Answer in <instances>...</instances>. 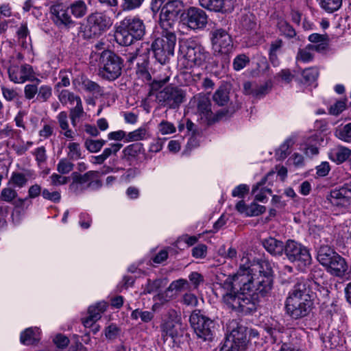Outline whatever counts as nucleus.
Listing matches in <instances>:
<instances>
[{
    "label": "nucleus",
    "instance_id": "nucleus-43",
    "mask_svg": "<svg viewBox=\"0 0 351 351\" xmlns=\"http://www.w3.org/2000/svg\"><path fill=\"white\" fill-rule=\"evenodd\" d=\"M106 308L107 304L105 302H99L88 308V315L93 317V319L95 318V319L99 320Z\"/></svg>",
    "mask_w": 351,
    "mask_h": 351
},
{
    "label": "nucleus",
    "instance_id": "nucleus-31",
    "mask_svg": "<svg viewBox=\"0 0 351 351\" xmlns=\"http://www.w3.org/2000/svg\"><path fill=\"white\" fill-rule=\"evenodd\" d=\"M72 15L77 18L84 17L88 12V5L84 0H76L72 2L69 8Z\"/></svg>",
    "mask_w": 351,
    "mask_h": 351
},
{
    "label": "nucleus",
    "instance_id": "nucleus-26",
    "mask_svg": "<svg viewBox=\"0 0 351 351\" xmlns=\"http://www.w3.org/2000/svg\"><path fill=\"white\" fill-rule=\"evenodd\" d=\"M263 246L269 253L275 256L282 255L285 248L282 241L272 237L265 239Z\"/></svg>",
    "mask_w": 351,
    "mask_h": 351
},
{
    "label": "nucleus",
    "instance_id": "nucleus-47",
    "mask_svg": "<svg viewBox=\"0 0 351 351\" xmlns=\"http://www.w3.org/2000/svg\"><path fill=\"white\" fill-rule=\"evenodd\" d=\"M291 138H287L276 150V156L279 160L285 159L289 154V149L293 145Z\"/></svg>",
    "mask_w": 351,
    "mask_h": 351
},
{
    "label": "nucleus",
    "instance_id": "nucleus-20",
    "mask_svg": "<svg viewBox=\"0 0 351 351\" xmlns=\"http://www.w3.org/2000/svg\"><path fill=\"white\" fill-rule=\"evenodd\" d=\"M170 317L161 325V330L164 338L170 337L172 339L179 335L181 328L180 318L174 311L169 313Z\"/></svg>",
    "mask_w": 351,
    "mask_h": 351
},
{
    "label": "nucleus",
    "instance_id": "nucleus-11",
    "mask_svg": "<svg viewBox=\"0 0 351 351\" xmlns=\"http://www.w3.org/2000/svg\"><path fill=\"white\" fill-rule=\"evenodd\" d=\"M285 253L287 258L300 269H304L311 263V256L308 250L301 244L289 240L285 245Z\"/></svg>",
    "mask_w": 351,
    "mask_h": 351
},
{
    "label": "nucleus",
    "instance_id": "nucleus-48",
    "mask_svg": "<svg viewBox=\"0 0 351 351\" xmlns=\"http://www.w3.org/2000/svg\"><path fill=\"white\" fill-rule=\"evenodd\" d=\"M67 157L70 160H76L82 158V150L78 143L71 142L68 144Z\"/></svg>",
    "mask_w": 351,
    "mask_h": 351
},
{
    "label": "nucleus",
    "instance_id": "nucleus-12",
    "mask_svg": "<svg viewBox=\"0 0 351 351\" xmlns=\"http://www.w3.org/2000/svg\"><path fill=\"white\" fill-rule=\"evenodd\" d=\"M210 38L215 53L227 56L233 50V40L224 29L216 28L210 33Z\"/></svg>",
    "mask_w": 351,
    "mask_h": 351
},
{
    "label": "nucleus",
    "instance_id": "nucleus-2",
    "mask_svg": "<svg viewBox=\"0 0 351 351\" xmlns=\"http://www.w3.org/2000/svg\"><path fill=\"white\" fill-rule=\"evenodd\" d=\"M312 305L307 282L299 279L287 298V313L293 319L302 318L310 313Z\"/></svg>",
    "mask_w": 351,
    "mask_h": 351
},
{
    "label": "nucleus",
    "instance_id": "nucleus-54",
    "mask_svg": "<svg viewBox=\"0 0 351 351\" xmlns=\"http://www.w3.org/2000/svg\"><path fill=\"white\" fill-rule=\"evenodd\" d=\"M0 88L1 90L3 97L7 101H14L15 99H16L19 97V93L13 88H9L4 85H1Z\"/></svg>",
    "mask_w": 351,
    "mask_h": 351
},
{
    "label": "nucleus",
    "instance_id": "nucleus-18",
    "mask_svg": "<svg viewBox=\"0 0 351 351\" xmlns=\"http://www.w3.org/2000/svg\"><path fill=\"white\" fill-rule=\"evenodd\" d=\"M53 23L60 28L70 29L75 26V22L72 19L67 10L63 9L60 5L51 7Z\"/></svg>",
    "mask_w": 351,
    "mask_h": 351
},
{
    "label": "nucleus",
    "instance_id": "nucleus-25",
    "mask_svg": "<svg viewBox=\"0 0 351 351\" xmlns=\"http://www.w3.org/2000/svg\"><path fill=\"white\" fill-rule=\"evenodd\" d=\"M143 151V145L141 143H135L126 146L122 151L121 159L131 162Z\"/></svg>",
    "mask_w": 351,
    "mask_h": 351
},
{
    "label": "nucleus",
    "instance_id": "nucleus-41",
    "mask_svg": "<svg viewBox=\"0 0 351 351\" xmlns=\"http://www.w3.org/2000/svg\"><path fill=\"white\" fill-rule=\"evenodd\" d=\"M27 183V178L25 175L19 172H13L9 180L8 184L14 187L21 189Z\"/></svg>",
    "mask_w": 351,
    "mask_h": 351
},
{
    "label": "nucleus",
    "instance_id": "nucleus-21",
    "mask_svg": "<svg viewBox=\"0 0 351 351\" xmlns=\"http://www.w3.org/2000/svg\"><path fill=\"white\" fill-rule=\"evenodd\" d=\"M275 176V172L271 171L269 172L265 177L262 178V180L255 184L252 190V193L254 195L255 200L264 202V201L267 199V195L271 194V189L268 187V186H265L267 182L270 184L271 178H273Z\"/></svg>",
    "mask_w": 351,
    "mask_h": 351
},
{
    "label": "nucleus",
    "instance_id": "nucleus-38",
    "mask_svg": "<svg viewBox=\"0 0 351 351\" xmlns=\"http://www.w3.org/2000/svg\"><path fill=\"white\" fill-rule=\"evenodd\" d=\"M98 175L96 171H88L84 174H80L78 172H73L71 174L72 180L75 182L79 183L82 186H86L90 180H93Z\"/></svg>",
    "mask_w": 351,
    "mask_h": 351
},
{
    "label": "nucleus",
    "instance_id": "nucleus-46",
    "mask_svg": "<svg viewBox=\"0 0 351 351\" xmlns=\"http://www.w3.org/2000/svg\"><path fill=\"white\" fill-rule=\"evenodd\" d=\"M277 27L280 32L288 38H293L296 35L295 29L284 19L278 20Z\"/></svg>",
    "mask_w": 351,
    "mask_h": 351
},
{
    "label": "nucleus",
    "instance_id": "nucleus-14",
    "mask_svg": "<svg viewBox=\"0 0 351 351\" xmlns=\"http://www.w3.org/2000/svg\"><path fill=\"white\" fill-rule=\"evenodd\" d=\"M8 73L9 80L14 84H21L36 79L32 66L27 63H12L8 69Z\"/></svg>",
    "mask_w": 351,
    "mask_h": 351
},
{
    "label": "nucleus",
    "instance_id": "nucleus-4",
    "mask_svg": "<svg viewBox=\"0 0 351 351\" xmlns=\"http://www.w3.org/2000/svg\"><path fill=\"white\" fill-rule=\"evenodd\" d=\"M160 28V36L152 42L151 49L156 60L164 64L174 53L177 37L174 28Z\"/></svg>",
    "mask_w": 351,
    "mask_h": 351
},
{
    "label": "nucleus",
    "instance_id": "nucleus-35",
    "mask_svg": "<svg viewBox=\"0 0 351 351\" xmlns=\"http://www.w3.org/2000/svg\"><path fill=\"white\" fill-rule=\"evenodd\" d=\"M325 347L333 349L342 344L343 340L339 337V331L334 330L328 332L323 337Z\"/></svg>",
    "mask_w": 351,
    "mask_h": 351
},
{
    "label": "nucleus",
    "instance_id": "nucleus-5",
    "mask_svg": "<svg viewBox=\"0 0 351 351\" xmlns=\"http://www.w3.org/2000/svg\"><path fill=\"white\" fill-rule=\"evenodd\" d=\"M112 22L108 16L102 12H95L86 19V23L81 24L78 35L84 40L97 38L108 30Z\"/></svg>",
    "mask_w": 351,
    "mask_h": 351
},
{
    "label": "nucleus",
    "instance_id": "nucleus-64",
    "mask_svg": "<svg viewBox=\"0 0 351 351\" xmlns=\"http://www.w3.org/2000/svg\"><path fill=\"white\" fill-rule=\"evenodd\" d=\"M346 107V100H339L337 101L333 105H332L329 108V113L332 115H339L341 112H342Z\"/></svg>",
    "mask_w": 351,
    "mask_h": 351
},
{
    "label": "nucleus",
    "instance_id": "nucleus-61",
    "mask_svg": "<svg viewBox=\"0 0 351 351\" xmlns=\"http://www.w3.org/2000/svg\"><path fill=\"white\" fill-rule=\"evenodd\" d=\"M247 210V213H246V217H254L263 213L266 209L265 206L253 202L248 206V208Z\"/></svg>",
    "mask_w": 351,
    "mask_h": 351
},
{
    "label": "nucleus",
    "instance_id": "nucleus-13",
    "mask_svg": "<svg viewBox=\"0 0 351 351\" xmlns=\"http://www.w3.org/2000/svg\"><path fill=\"white\" fill-rule=\"evenodd\" d=\"M185 97L184 92L177 86H168L156 95V100L160 106L170 109L178 108Z\"/></svg>",
    "mask_w": 351,
    "mask_h": 351
},
{
    "label": "nucleus",
    "instance_id": "nucleus-39",
    "mask_svg": "<svg viewBox=\"0 0 351 351\" xmlns=\"http://www.w3.org/2000/svg\"><path fill=\"white\" fill-rule=\"evenodd\" d=\"M84 111L83 108L82 101H78L75 104V106L71 108L69 110V117L71 121V124L73 127L77 125L78 120L83 117Z\"/></svg>",
    "mask_w": 351,
    "mask_h": 351
},
{
    "label": "nucleus",
    "instance_id": "nucleus-34",
    "mask_svg": "<svg viewBox=\"0 0 351 351\" xmlns=\"http://www.w3.org/2000/svg\"><path fill=\"white\" fill-rule=\"evenodd\" d=\"M82 88L85 91L89 92L93 95H101L103 90L101 86L95 82H93L88 78L82 77L81 81L79 82Z\"/></svg>",
    "mask_w": 351,
    "mask_h": 351
},
{
    "label": "nucleus",
    "instance_id": "nucleus-36",
    "mask_svg": "<svg viewBox=\"0 0 351 351\" xmlns=\"http://www.w3.org/2000/svg\"><path fill=\"white\" fill-rule=\"evenodd\" d=\"M200 238V234L198 236H190L189 234H183L178 238L175 242V246L179 249H184L194 245Z\"/></svg>",
    "mask_w": 351,
    "mask_h": 351
},
{
    "label": "nucleus",
    "instance_id": "nucleus-51",
    "mask_svg": "<svg viewBox=\"0 0 351 351\" xmlns=\"http://www.w3.org/2000/svg\"><path fill=\"white\" fill-rule=\"evenodd\" d=\"M272 83L271 81H267L263 84L257 86L252 91V95L256 97H262L267 95L271 89Z\"/></svg>",
    "mask_w": 351,
    "mask_h": 351
},
{
    "label": "nucleus",
    "instance_id": "nucleus-53",
    "mask_svg": "<svg viewBox=\"0 0 351 351\" xmlns=\"http://www.w3.org/2000/svg\"><path fill=\"white\" fill-rule=\"evenodd\" d=\"M173 296L174 295L173 293H171L169 288H167L165 291L158 292L156 295H155L153 298V300L156 302L163 304L172 300Z\"/></svg>",
    "mask_w": 351,
    "mask_h": 351
},
{
    "label": "nucleus",
    "instance_id": "nucleus-52",
    "mask_svg": "<svg viewBox=\"0 0 351 351\" xmlns=\"http://www.w3.org/2000/svg\"><path fill=\"white\" fill-rule=\"evenodd\" d=\"M69 158H61L57 165V171L60 174L70 173L74 167V164Z\"/></svg>",
    "mask_w": 351,
    "mask_h": 351
},
{
    "label": "nucleus",
    "instance_id": "nucleus-32",
    "mask_svg": "<svg viewBox=\"0 0 351 351\" xmlns=\"http://www.w3.org/2000/svg\"><path fill=\"white\" fill-rule=\"evenodd\" d=\"M351 156V149L344 146H337L331 152L330 158L337 163H342Z\"/></svg>",
    "mask_w": 351,
    "mask_h": 351
},
{
    "label": "nucleus",
    "instance_id": "nucleus-6",
    "mask_svg": "<svg viewBox=\"0 0 351 351\" xmlns=\"http://www.w3.org/2000/svg\"><path fill=\"white\" fill-rule=\"evenodd\" d=\"M123 66V59L113 51L105 50L101 53L99 71L102 78L109 81L115 80L121 76Z\"/></svg>",
    "mask_w": 351,
    "mask_h": 351
},
{
    "label": "nucleus",
    "instance_id": "nucleus-19",
    "mask_svg": "<svg viewBox=\"0 0 351 351\" xmlns=\"http://www.w3.org/2000/svg\"><path fill=\"white\" fill-rule=\"evenodd\" d=\"M199 5L209 11L231 13L234 10L232 0H199Z\"/></svg>",
    "mask_w": 351,
    "mask_h": 351
},
{
    "label": "nucleus",
    "instance_id": "nucleus-60",
    "mask_svg": "<svg viewBox=\"0 0 351 351\" xmlns=\"http://www.w3.org/2000/svg\"><path fill=\"white\" fill-rule=\"evenodd\" d=\"M158 128L162 135L171 134L176 131V127L172 123L165 120L158 124Z\"/></svg>",
    "mask_w": 351,
    "mask_h": 351
},
{
    "label": "nucleus",
    "instance_id": "nucleus-33",
    "mask_svg": "<svg viewBox=\"0 0 351 351\" xmlns=\"http://www.w3.org/2000/svg\"><path fill=\"white\" fill-rule=\"evenodd\" d=\"M58 98L60 102L64 106L67 104L74 105L77 104L78 101L82 100L80 96L67 89L60 91L58 95Z\"/></svg>",
    "mask_w": 351,
    "mask_h": 351
},
{
    "label": "nucleus",
    "instance_id": "nucleus-3",
    "mask_svg": "<svg viewBox=\"0 0 351 351\" xmlns=\"http://www.w3.org/2000/svg\"><path fill=\"white\" fill-rule=\"evenodd\" d=\"M145 34V25L138 16H128L116 27L115 39L121 45L128 46Z\"/></svg>",
    "mask_w": 351,
    "mask_h": 351
},
{
    "label": "nucleus",
    "instance_id": "nucleus-1",
    "mask_svg": "<svg viewBox=\"0 0 351 351\" xmlns=\"http://www.w3.org/2000/svg\"><path fill=\"white\" fill-rule=\"evenodd\" d=\"M239 267L232 278H227L224 286L227 290L222 293V301L228 308L237 313L247 314L256 311L258 305V295L264 296L272 288L273 280L270 271L264 276L260 275L254 285V279L251 273L248 260Z\"/></svg>",
    "mask_w": 351,
    "mask_h": 351
},
{
    "label": "nucleus",
    "instance_id": "nucleus-30",
    "mask_svg": "<svg viewBox=\"0 0 351 351\" xmlns=\"http://www.w3.org/2000/svg\"><path fill=\"white\" fill-rule=\"evenodd\" d=\"M167 278H157L154 280H148L147 283L143 286L142 294H151L158 291L160 289L167 285Z\"/></svg>",
    "mask_w": 351,
    "mask_h": 351
},
{
    "label": "nucleus",
    "instance_id": "nucleus-56",
    "mask_svg": "<svg viewBox=\"0 0 351 351\" xmlns=\"http://www.w3.org/2000/svg\"><path fill=\"white\" fill-rule=\"evenodd\" d=\"M17 197V192L11 187L3 188L1 191L0 198L2 201L11 202Z\"/></svg>",
    "mask_w": 351,
    "mask_h": 351
},
{
    "label": "nucleus",
    "instance_id": "nucleus-40",
    "mask_svg": "<svg viewBox=\"0 0 351 351\" xmlns=\"http://www.w3.org/2000/svg\"><path fill=\"white\" fill-rule=\"evenodd\" d=\"M214 101L219 106H224L229 101V92L224 86H220L213 96Z\"/></svg>",
    "mask_w": 351,
    "mask_h": 351
},
{
    "label": "nucleus",
    "instance_id": "nucleus-10",
    "mask_svg": "<svg viewBox=\"0 0 351 351\" xmlns=\"http://www.w3.org/2000/svg\"><path fill=\"white\" fill-rule=\"evenodd\" d=\"M184 3L182 0H168L159 14L160 27L174 28L180 16L184 14Z\"/></svg>",
    "mask_w": 351,
    "mask_h": 351
},
{
    "label": "nucleus",
    "instance_id": "nucleus-37",
    "mask_svg": "<svg viewBox=\"0 0 351 351\" xmlns=\"http://www.w3.org/2000/svg\"><path fill=\"white\" fill-rule=\"evenodd\" d=\"M38 329L27 328L21 335V342L24 345H32L38 341Z\"/></svg>",
    "mask_w": 351,
    "mask_h": 351
},
{
    "label": "nucleus",
    "instance_id": "nucleus-59",
    "mask_svg": "<svg viewBox=\"0 0 351 351\" xmlns=\"http://www.w3.org/2000/svg\"><path fill=\"white\" fill-rule=\"evenodd\" d=\"M52 95V89L48 85H42L38 88L37 98L42 102L47 101Z\"/></svg>",
    "mask_w": 351,
    "mask_h": 351
},
{
    "label": "nucleus",
    "instance_id": "nucleus-42",
    "mask_svg": "<svg viewBox=\"0 0 351 351\" xmlns=\"http://www.w3.org/2000/svg\"><path fill=\"white\" fill-rule=\"evenodd\" d=\"M106 143V141L104 139L87 138L84 142V146L89 152L97 153L101 149Z\"/></svg>",
    "mask_w": 351,
    "mask_h": 351
},
{
    "label": "nucleus",
    "instance_id": "nucleus-23",
    "mask_svg": "<svg viewBox=\"0 0 351 351\" xmlns=\"http://www.w3.org/2000/svg\"><path fill=\"white\" fill-rule=\"evenodd\" d=\"M17 40L19 45L27 52L32 50V39L29 36V31L26 23H22L17 27L16 32Z\"/></svg>",
    "mask_w": 351,
    "mask_h": 351
},
{
    "label": "nucleus",
    "instance_id": "nucleus-44",
    "mask_svg": "<svg viewBox=\"0 0 351 351\" xmlns=\"http://www.w3.org/2000/svg\"><path fill=\"white\" fill-rule=\"evenodd\" d=\"M335 136L346 143H351V123L338 128L335 130Z\"/></svg>",
    "mask_w": 351,
    "mask_h": 351
},
{
    "label": "nucleus",
    "instance_id": "nucleus-7",
    "mask_svg": "<svg viewBox=\"0 0 351 351\" xmlns=\"http://www.w3.org/2000/svg\"><path fill=\"white\" fill-rule=\"evenodd\" d=\"M180 51L187 61V66H201L206 63L210 54L197 40L189 38L180 45Z\"/></svg>",
    "mask_w": 351,
    "mask_h": 351
},
{
    "label": "nucleus",
    "instance_id": "nucleus-9",
    "mask_svg": "<svg viewBox=\"0 0 351 351\" xmlns=\"http://www.w3.org/2000/svg\"><path fill=\"white\" fill-rule=\"evenodd\" d=\"M189 321L197 338L203 341H211L213 339L215 332V323L200 311H193Z\"/></svg>",
    "mask_w": 351,
    "mask_h": 351
},
{
    "label": "nucleus",
    "instance_id": "nucleus-27",
    "mask_svg": "<svg viewBox=\"0 0 351 351\" xmlns=\"http://www.w3.org/2000/svg\"><path fill=\"white\" fill-rule=\"evenodd\" d=\"M337 254V253L328 245H322L317 250V259L325 267Z\"/></svg>",
    "mask_w": 351,
    "mask_h": 351
},
{
    "label": "nucleus",
    "instance_id": "nucleus-28",
    "mask_svg": "<svg viewBox=\"0 0 351 351\" xmlns=\"http://www.w3.org/2000/svg\"><path fill=\"white\" fill-rule=\"evenodd\" d=\"M324 50V46L322 45H308L304 49H300L297 60L303 62H308L313 60L312 51H322Z\"/></svg>",
    "mask_w": 351,
    "mask_h": 351
},
{
    "label": "nucleus",
    "instance_id": "nucleus-45",
    "mask_svg": "<svg viewBox=\"0 0 351 351\" xmlns=\"http://www.w3.org/2000/svg\"><path fill=\"white\" fill-rule=\"evenodd\" d=\"M319 5L326 12L332 13L341 8L342 0H321Z\"/></svg>",
    "mask_w": 351,
    "mask_h": 351
},
{
    "label": "nucleus",
    "instance_id": "nucleus-58",
    "mask_svg": "<svg viewBox=\"0 0 351 351\" xmlns=\"http://www.w3.org/2000/svg\"><path fill=\"white\" fill-rule=\"evenodd\" d=\"M302 75L305 82L311 84L317 80L319 72L317 69L311 67L304 69Z\"/></svg>",
    "mask_w": 351,
    "mask_h": 351
},
{
    "label": "nucleus",
    "instance_id": "nucleus-29",
    "mask_svg": "<svg viewBox=\"0 0 351 351\" xmlns=\"http://www.w3.org/2000/svg\"><path fill=\"white\" fill-rule=\"evenodd\" d=\"M57 120L64 137L69 140H73L75 138V134L69 128L67 112L65 111L60 112L57 115Z\"/></svg>",
    "mask_w": 351,
    "mask_h": 351
},
{
    "label": "nucleus",
    "instance_id": "nucleus-22",
    "mask_svg": "<svg viewBox=\"0 0 351 351\" xmlns=\"http://www.w3.org/2000/svg\"><path fill=\"white\" fill-rule=\"evenodd\" d=\"M325 268L333 276H342L348 269V265L345 259L337 254Z\"/></svg>",
    "mask_w": 351,
    "mask_h": 351
},
{
    "label": "nucleus",
    "instance_id": "nucleus-55",
    "mask_svg": "<svg viewBox=\"0 0 351 351\" xmlns=\"http://www.w3.org/2000/svg\"><path fill=\"white\" fill-rule=\"evenodd\" d=\"M145 0H122L121 8L123 11H132L139 8Z\"/></svg>",
    "mask_w": 351,
    "mask_h": 351
},
{
    "label": "nucleus",
    "instance_id": "nucleus-15",
    "mask_svg": "<svg viewBox=\"0 0 351 351\" xmlns=\"http://www.w3.org/2000/svg\"><path fill=\"white\" fill-rule=\"evenodd\" d=\"M191 104L195 106L196 114L203 123L210 124L215 121L209 96L199 93L193 97Z\"/></svg>",
    "mask_w": 351,
    "mask_h": 351
},
{
    "label": "nucleus",
    "instance_id": "nucleus-62",
    "mask_svg": "<svg viewBox=\"0 0 351 351\" xmlns=\"http://www.w3.org/2000/svg\"><path fill=\"white\" fill-rule=\"evenodd\" d=\"M276 80H280L286 84H289L294 78V75L288 69H282L274 77Z\"/></svg>",
    "mask_w": 351,
    "mask_h": 351
},
{
    "label": "nucleus",
    "instance_id": "nucleus-24",
    "mask_svg": "<svg viewBox=\"0 0 351 351\" xmlns=\"http://www.w3.org/2000/svg\"><path fill=\"white\" fill-rule=\"evenodd\" d=\"M122 146V144L118 143H110L101 154L91 156L90 162L94 165H102L110 156L116 155Z\"/></svg>",
    "mask_w": 351,
    "mask_h": 351
},
{
    "label": "nucleus",
    "instance_id": "nucleus-50",
    "mask_svg": "<svg viewBox=\"0 0 351 351\" xmlns=\"http://www.w3.org/2000/svg\"><path fill=\"white\" fill-rule=\"evenodd\" d=\"M250 63V58L244 53L237 55L233 60L232 66L235 71H241Z\"/></svg>",
    "mask_w": 351,
    "mask_h": 351
},
{
    "label": "nucleus",
    "instance_id": "nucleus-57",
    "mask_svg": "<svg viewBox=\"0 0 351 351\" xmlns=\"http://www.w3.org/2000/svg\"><path fill=\"white\" fill-rule=\"evenodd\" d=\"M308 40L313 45H323L324 50L326 49L328 43V37L326 34H311L308 36Z\"/></svg>",
    "mask_w": 351,
    "mask_h": 351
},
{
    "label": "nucleus",
    "instance_id": "nucleus-8",
    "mask_svg": "<svg viewBox=\"0 0 351 351\" xmlns=\"http://www.w3.org/2000/svg\"><path fill=\"white\" fill-rule=\"evenodd\" d=\"M226 328L229 334L220 351H245L247 343L245 328L234 319L230 321Z\"/></svg>",
    "mask_w": 351,
    "mask_h": 351
},
{
    "label": "nucleus",
    "instance_id": "nucleus-16",
    "mask_svg": "<svg viewBox=\"0 0 351 351\" xmlns=\"http://www.w3.org/2000/svg\"><path fill=\"white\" fill-rule=\"evenodd\" d=\"M208 16L202 9L191 7L182 14L183 23L191 29H202L207 24Z\"/></svg>",
    "mask_w": 351,
    "mask_h": 351
},
{
    "label": "nucleus",
    "instance_id": "nucleus-49",
    "mask_svg": "<svg viewBox=\"0 0 351 351\" xmlns=\"http://www.w3.org/2000/svg\"><path fill=\"white\" fill-rule=\"evenodd\" d=\"M147 135V130L145 127H141L137 130L129 132L127 134L126 141H138L143 140Z\"/></svg>",
    "mask_w": 351,
    "mask_h": 351
},
{
    "label": "nucleus",
    "instance_id": "nucleus-17",
    "mask_svg": "<svg viewBox=\"0 0 351 351\" xmlns=\"http://www.w3.org/2000/svg\"><path fill=\"white\" fill-rule=\"evenodd\" d=\"M327 198L334 206L348 208L351 206V184L332 190Z\"/></svg>",
    "mask_w": 351,
    "mask_h": 351
},
{
    "label": "nucleus",
    "instance_id": "nucleus-63",
    "mask_svg": "<svg viewBox=\"0 0 351 351\" xmlns=\"http://www.w3.org/2000/svg\"><path fill=\"white\" fill-rule=\"evenodd\" d=\"M207 246L205 244H198L191 250L193 257L195 258H204L207 254Z\"/></svg>",
    "mask_w": 351,
    "mask_h": 351
}]
</instances>
